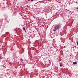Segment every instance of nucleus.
Instances as JSON below:
<instances>
[{
    "mask_svg": "<svg viewBox=\"0 0 78 78\" xmlns=\"http://www.w3.org/2000/svg\"><path fill=\"white\" fill-rule=\"evenodd\" d=\"M62 25V24L61 23H59L56 25L54 27V29H53V31H56V30H59V28H61Z\"/></svg>",
    "mask_w": 78,
    "mask_h": 78,
    "instance_id": "nucleus-1",
    "label": "nucleus"
},
{
    "mask_svg": "<svg viewBox=\"0 0 78 78\" xmlns=\"http://www.w3.org/2000/svg\"><path fill=\"white\" fill-rule=\"evenodd\" d=\"M31 34V32L30 31H29L28 32V33L27 34V36H29V35H30V34Z\"/></svg>",
    "mask_w": 78,
    "mask_h": 78,
    "instance_id": "nucleus-2",
    "label": "nucleus"
},
{
    "mask_svg": "<svg viewBox=\"0 0 78 78\" xmlns=\"http://www.w3.org/2000/svg\"><path fill=\"white\" fill-rule=\"evenodd\" d=\"M23 29L24 31H25V33H27V31H26V30H25V27H23Z\"/></svg>",
    "mask_w": 78,
    "mask_h": 78,
    "instance_id": "nucleus-3",
    "label": "nucleus"
},
{
    "mask_svg": "<svg viewBox=\"0 0 78 78\" xmlns=\"http://www.w3.org/2000/svg\"><path fill=\"white\" fill-rule=\"evenodd\" d=\"M4 17H6L5 18V19L6 20H7V18H8V16H5V15H4Z\"/></svg>",
    "mask_w": 78,
    "mask_h": 78,
    "instance_id": "nucleus-4",
    "label": "nucleus"
},
{
    "mask_svg": "<svg viewBox=\"0 0 78 78\" xmlns=\"http://www.w3.org/2000/svg\"><path fill=\"white\" fill-rule=\"evenodd\" d=\"M73 64H77V62H73Z\"/></svg>",
    "mask_w": 78,
    "mask_h": 78,
    "instance_id": "nucleus-5",
    "label": "nucleus"
},
{
    "mask_svg": "<svg viewBox=\"0 0 78 78\" xmlns=\"http://www.w3.org/2000/svg\"><path fill=\"white\" fill-rule=\"evenodd\" d=\"M62 63H61L60 64V67H62Z\"/></svg>",
    "mask_w": 78,
    "mask_h": 78,
    "instance_id": "nucleus-6",
    "label": "nucleus"
},
{
    "mask_svg": "<svg viewBox=\"0 0 78 78\" xmlns=\"http://www.w3.org/2000/svg\"><path fill=\"white\" fill-rule=\"evenodd\" d=\"M76 44H77V45L78 46V41H77L76 42Z\"/></svg>",
    "mask_w": 78,
    "mask_h": 78,
    "instance_id": "nucleus-7",
    "label": "nucleus"
},
{
    "mask_svg": "<svg viewBox=\"0 0 78 78\" xmlns=\"http://www.w3.org/2000/svg\"><path fill=\"white\" fill-rule=\"evenodd\" d=\"M72 12H73V13H74V12L73 11H72Z\"/></svg>",
    "mask_w": 78,
    "mask_h": 78,
    "instance_id": "nucleus-8",
    "label": "nucleus"
},
{
    "mask_svg": "<svg viewBox=\"0 0 78 78\" xmlns=\"http://www.w3.org/2000/svg\"><path fill=\"white\" fill-rule=\"evenodd\" d=\"M37 61H39V60L38 59H37Z\"/></svg>",
    "mask_w": 78,
    "mask_h": 78,
    "instance_id": "nucleus-9",
    "label": "nucleus"
},
{
    "mask_svg": "<svg viewBox=\"0 0 78 78\" xmlns=\"http://www.w3.org/2000/svg\"><path fill=\"white\" fill-rule=\"evenodd\" d=\"M34 0H31V1H33Z\"/></svg>",
    "mask_w": 78,
    "mask_h": 78,
    "instance_id": "nucleus-10",
    "label": "nucleus"
},
{
    "mask_svg": "<svg viewBox=\"0 0 78 78\" xmlns=\"http://www.w3.org/2000/svg\"><path fill=\"white\" fill-rule=\"evenodd\" d=\"M69 12H71V11H70V10H69Z\"/></svg>",
    "mask_w": 78,
    "mask_h": 78,
    "instance_id": "nucleus-11",
    "label": "nucleus"
},
{
    "mask_svg": "<svg viewBox=\"0 0 78 78\" xmlns=\"http://www.w3.org/2000/svg\"><path fill=\"white\" fill-rule=\"evenodd\" d=\"M77 9H78V8H77Z\"/></svg>",
    "mask_w": 78,
    "mask_h": 78,
    "instance_id": "nucleus-12",
    "label": "nucleus"
},
{
    "mask_svg": "<svg viewBox=\"0 0 78 78\" xmlns=\"http://www.w3.org/2000/svg\"><path fill=\"white\" fill-rule=\"evenodd\" d=\"M28 0V1H30V0Z\"/></svg>",
    "mask_w": 78,
    "mask_h": 78,
    "instance_id": "nucleus-13",
    "label": "nucleus"
}]
</instances>
